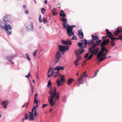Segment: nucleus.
Returning <instances> with one entry per match:
<instances>
[{"label":"nucleus","instance_id":"f257e3e1","mask_svg":"<svg viewBox=\"0 0 122 122\" xmlns=\"http://www.w3.org/2000/svg\"><path fill=\"white\" fill-rule=\"evenodd\" d=\"M56 88H55L53 90V95L49 99V102L52 106L55 105V102L57 100L59 99L60 97L59 94L56 93Z\"/></svg>","mask_w":122,"mask_h":122},{"label":"nucleus","instance_id":"f03ea898","mask_svg":"<svg viewBox=\"0 0 122 122\" xmlns=\"http://www.w3.org/2000/svg\"><path fill=\"white\" fill-rule=\"evenodd\" d=\"M3 22L2 21H0V26L2 28V29H5L9 35H10L11 33V31L12 29V27L10 25H9V23H4V26H3Z\"/></svg>","mask_w":122,"mask_h":122},{"label":"nucleus","instance_id":"7ed1b4c3","mask_svg":"<svg viewBox=\"0 0 122 122\" xmlns=\"http://www.w3.org/2000/svg\"><path fill=\"white\" fill-rule=\"evenodd\" d=\"M36 107L34 106L32 109L31 112H29L28 115H29V120L30 121H32L34 120L33 117V113L34 114V116L35 117H36L37 115V113L36 112Z\"/></svg>","mask_w":122,"mask_h":122},{"label":"nucleus","instance_id":"20e7f679","mask_svg":"<svg viewBox=\"0 0 122 122\" xmlns=\"http://www.w3.org/2000/svg\"><path fill=\"white\" fill-rule=\"evenodd\" d=\"M108 52V50H107L106 51L105 54H104L100 53H98L97 57L98 59H100L99 60L100 61H103L106 58V56Z\"/></svg>","mask_w":122,"mask_h":122},{"label":"nucleus","instance_id":"39448f33","mask_svg":"<svg viewBox=\"0 0 122 122\" xmlns=\"http://www.w3.org/2000/svg\"><path fill=\"white\" fill-rule=\"evenodd\" d=\"M73 26H69L66 29L67 34L69 36L73 35L74 34L73 31Z\"/></svg>","mask_w":122,"mask_h":122},{"label":"nucleus","instance_id":"423d86ee","mask_svg":"<svg viewBox=\"0 0 122 122\" xmlns=\"http://www.w3.org/2000/svg\"><path fill=\"white\" fill-rule=\"evenodd\" d=\"M102 40H98V41L96 42L95 43L93 44L91 47L89 49V53H90L92 51V50H93L97 46H99V44L100 43Z\"/></svg>","mask_w":122,"mask_h":122},{"label":"nucleus","instance_id":"0eeeda50","mask_svg":"<svg viewBox=\"0 0 122 122\" xmlns=\"http://www.w3.org/2000/svg\"><path fill=\"white\" fill-rule=\"evenodd\" d=\"M4 23H11V16L10 15H6L4 16L3 18Z\"/></svg>","mask_w":122,"mask_h":122},{"label":"nucleus","instance_id":"6e6552de","mask_svg":"<svg viewBox=\"0 0 122 122\" xmlns=\"http://www.w3.org/2000/svg\"><path fill=\"white\" fill-rule=\"evenodd\" d=\"M59 51H61L62 53L64 51H66L68 50L69 48V47L68 46H62L59 45L58 46Z\"/></svg>","mask_w":122,"mask_h":122},{"label":"nucleus","instance_id":"1a4fd4ad","mask_svg":"<svg viewBox=\"0 0 122 122\" xmlns=\"http://www.w3.org/2000/svg\"><path fill=\"white\" fill-rule=\"evenodd\" d=\"M61 53L59 51H58L57 52L55 56V63H57L59 60L60 58L61 57Z\"/></svg>","mask_w":122,"mask_h":122},{"label":"nucleus","instance_id":"9d476101","mask_svg":"<svg viewBox=\"0 0 122 122\" xmlns=\"http://www.w3.org/2000/svg\"><path fill=\"white\" fill-rule=\"evenodd\" d=\"M26 30L27 31H33V23L31 22L30 25H29L26 27Z\"/></svg>","mask_w":122,"mask_h":122},{"label":"nucleus","instance_id":"9b49d317","mask_svg":"<svg viewBox=\"0 0 122 122\" xmlns=\"http://www.w3.org/2000/svg\"><path fill=\"white\" fill-rule=\"evenodd\" d=\"M61 42L64 45H71V41L68 39L67 41L61 40Z\"/></svg>","mask_w":122,"mask_h":122},{"label":"nucleus","instance_id":"f8f14e48","mask_svg":"<svg viewBox=\"0 0 122 122\" xmlns=\"http://www.w3.org/2000/svg\"><path fill=\"white\" fill-rule=\"evenodd\" d=\"M84 51V50L83 49H78L75 51V54L76 55H80Z\"/></svg>","mask_w":122,"mask_h":122},{"label":"nucleus","instance_id":"ddd939ff","mask_svg":"<svg viewBox=\"0 0 122 122\" xmlns=\"http://www.w3.org/2000/svg\"><path fill=\"white\" fill-rule=\"evenodd\" d=\"M110 41L109 39H105L101 43V46H104L107 43H109Z\"/></svg>","mask_w":122,"mask_h":122},{"label":"nucleus","instance_id":"4468645a","mask_svg":"<svg viewBox=\"0 0 122 122\" xmlns=\"http://www.w3.org/2000/svg\"><path fill=\"white\" fill-rule=\"evenodd\" d=\"M78 36L81 39H82L83 36L84 35L81 30H78Z\"/></svg>","mask_w":122,"mask_h":122},{"label":"nucleus","instance_id":"2eb2a0df","mask_svg":"<svg viewBox=\"0 0 122 122\" xmlns=\"http://www.w3.org/2000/svg\"><path fill=\"white\" fill-rule=\"evenodd\" d=\"M15 56L12 54L8 55L7 57V60L10 62L15 57Z\"/></svg>","mask_w":122,"mask_h":122},{"label":"nucleus","instance_id":"dca6fc26","mask_svg":"<svg viewBox=\"0 0 122 122\" xmlns=\"http://www.w3.org/2000/svg\"><path fill=\"white\" fill-rule=\"evenodd\" d=\"M99 50V47H97L95 49L92 50V51L90 52H91V53L93 55H97Z\"/></svg>","mask_w":122,"mask_h":122},{"label":"nucleus","instance_id":"f3484780","mask_svg":"<svg viewBox=\"0 0 122 122\" xmlns=\"http://www.w3.org/2000/svg\"><path fill=\"white\" fill-rule=\"evenodd\" d=\"M53 69L52 67H50L48 72V77L49 78L52 76L53 73Z\"/></svg>","mask_w":122,"mask_h":122},{"label":"nucleus","instance_id":"a211bd4d","mask_svg":"<svg viewBox=\"0 0 122 122\" xmlns=\"http://www.w3.org/2000/svg\"><path fill=\"white\" fill-rule=\"evenodd\" d=\"M84 78L83 77L81 76L80 78L77 80V82H78L79 84H82L83 82L84 81Z\"/></svg>","mask_w":122,"mask_h":122},{"label":"nucleus","instance_id":"6ab92c4d","mask_svg":"<svg viewBox=\"0 0 122 122\" xmlns=\"http://www.w3.org/2000/svg\"><path fill=\"white\" fill-rule=\"evenodd\" d=\"M8 104V101L7 100L3 101L2 102L1 104L2 106L5 108H7V106Z\"/></svg>","mask_w":122,"mask_h":122},{"label":"nucleus","instance_id":"aec40b11","mask_svg":"<svg viewBox=\"0 0 122 122\" xmlns=\"http://www.w3.org/2000/svg\"><path fill=\"white\" fill-rule=\"evenodd\" d=\"M106 32V34L107 36L110 38L112 36L114 37V35H112V33L110 32L107 29H106L105 30Z\"/></svg>","mask_w":122,"mask_h":122},{"label":"nucleus","instance_id":"412c9836","mask_svg":"<svg viewBox=\"0 0 122 122\" xmlns=\"http://www.w3.org/2000/svg\"><path fill=\"white\" fill-rule=\"evenodd\" d=\"M120 27H118L117 29L114 32V34L115 36L119 34L121 32V30H120Z\"/></svg>","mask_w":122,"mask_h":122},{"label":"nucleus","instance_id":"4be33fe9","mask_svg":"<svg viewBox=\"0 0 122 122\" xmlns=\"http://www.w3.org/2000/svg\"><path fill=\"white\" fill-rule=\"evenodd\" d=\"M64 69V68L63 67L60 66H56L54 69V70H56L58 71L60 70H63Z\"/></svg>","mask_w":122,"mask_h":122},{"label":"nucleus","instance_id":"5701e85b","mask_svg":"<svg viewBox=\"0 0 122 122\" xmlns=\"http://www.w3.org/2000/svg\"><path fill=\"white\" fill-rule=\"evenodd\" d=\"M91 36L92 40L96 41L97 42L98 41V40L99 39L98 36H94L92 35Z\"/></svg>","mask_w":122,"mask_h":122},{"label":"nucleus","instance_id":"b1692460","mask_svg":"<svg viewBox=\"0 0 122 122\" xmlns=\"http://www.w3.org/2000/svg\"><path fill=\"white\" fill-rule=\"evenodd\" d=\"M60 17L62 16L63 17H64L66 16V15L64 13V12L62 10L60 13Z\"/></svg>","mask_w":122,"mask_h":122},{"label":"nucleus","instance_id":"393cba45","mask_svg":"<svg viewBox=\"0 0 122 122\" xmlns=\"http://www.w3.org/2000/svg\"><path fill=\"white\" fill-rule=\"evenodd\" d=\"M64 76V75H61V78L60 79V81L61 82V83L62 84H63L65 81V79L63 78Z\"/></svg>","mask_w":122,"mask_h":122},{"label":"nucleus","instance_id":"a878e982","mask_svg":"<svg viewBox=\"0 0 122 122\" xmlns=\"http://www.w3.org/2000/svg\"><path fill=\"white\" fill-rule=\"evenodd\" d=\"M73 81V79L72 78H70L68 79L67 81V84L68 85H70L72 83Z\"/></svg>","mask_w":122,"mask_h":122},{"label":"nucleus","instance_id":"bb28decb","mask_svg":"<svg viewBox=\"0 0 122 122\" xmlns=\"http://www.w3.org/2000/svg\"><path fill=\"white\" fill-rule=\"evenodd\" d=\"M50 89L49 90V93L51 95H53L54 94L53 90L55 89H53L52 87H51Z\"/></svg>","mask_w":122,"mask_h":122},{"label":"nucleus","instance_id":"cd10ccee","mask_svg":"<svg viewBox=\"0 0 122 122\" xmlns=\"http://www.w3.org/2000/svg\"><path fill=\"white\" fill-rule=\"evenodd\" d=\"M63 25L64 27L66 29L69 26H70L67 23H63Z\"/></svg>","mask_w":122,"mask_h":122},{"label":"nucleus","instance_id":"c85d7f7f","mask_svg":"<svg viewBox=\"0 0 122 122\" xmlns=\"http://www.w3.org/2000/svg\"><path fill=\"white\" fill-rule=\"evenodd\" d=\"M56 82L57 83V86L58 87L60 86L61 85H62L61 84L60 81L58 79H57Z\"/></svg>","mask_w":122,"mask_h":122},{"label":"nucleus","instance_id":"c756f323","mask_svg":"<svg viewBox=\"0 0 122 122\" xmlns=\"http://www.w3.org/2000/svg\"><path fill=\"white\" fill-rule=\"evenodd\" d=\"M94 42L93 40H89L88 41V45H89L92 44Z\"/></svg>","mask_w":122,"mask_h":122},{"label":"nucleus","instance_id":"7c9ffc66","mask_svg":"<svg viewBox=\"0 0 122 122\" xmlns=\"http://www.w3.org/2000/svg\"><path fill=\"white\" fill-rule=\"evenodd\" d=\"M101 46L102 47L101 50L103 52L105 51H106L107 50H108L105 47L103 46Z\"/></svg>","mask_w":122,"mask_h":122},{"label":"nucleus","instance_id":"2f4dec72","mask_svg":"<svg viewBox=\"0 0 122 122\" xmlns=\"http://www.w3.org/2000/svg\"><path fill=\"white\" fill-rule=\"evenodd\" d=\"M79 55H76V57H77V58L76 60H77V61H79L81 59V57L79 56Z\"/></svg>","mask_w":122,"mask_h":122},{"label":"nucleus","instance_id":"473e14b6","mask_svg":"<svg viewBox=\"0 0 122 122\" xmlns=\"http://www.w3.org/2000/svg\"><path fill=\"white\" fill-rule=\"evenodd\" d=\"M110 43L111 46H114L115 45V44L114 43V41L112 40V41H111Z\"/></svg>","mask_w":122,"mask_h":122},{"label":"nucleus","instance_id":"72a5a7b5","mask_svg":"<svg viewBox=\"0 0 122 122\" xmlns=\"http://www.w3.org/2000/svg\"><path fill=\"white\" fill-rule=\"evenodd\" d=\"M51 81L50 80L49 81L48 84L47 85V86H48V88H51Z\"/></svg>","mask_w":122,"mask_h":122},{"label":"nucleus","instance_id":"f704fd0d","mask_svg":"<svg viewBox=\"0 0 122 122\" xmlns=\"http://www.w3.org/2000/svg\"><path fill=\"white\" fill-rule=\"evenodd\" d=\"M43 22L45 24L46 23H47V20L46 18L44 17L43 18Z\"/></svg>","mask_w":122,"mask_h":122},{"label":"nucleus","instance_id":"c9c22d12","mask_svg":"<svg viewBox=\"0 0 122 122\" xmlns=\"http://www.w3.org/2000/svg\"><path fill=\"white\" fill-rule=\"evenodd\" d=\"M61 19L62 20L64 23H66L67 21L68 20L67 19L65 18H61Z\"/></svg>","mask_w":122,"mask_h":122},{"label":"nucleus","instance_id":"e433bc0d","mask_svg":"<svg viewBox=\"0 0 122 122\" xmlns=\"http://www.w3.org/2000/svg\"><path fill=\"white\" fill-rule=\"evenodd\" d=\"M59 72L57 71L54 74V77L55 78H56V76H58V75Z\"/></svg>","mask_w":122,"mask_h":122},{"label":"nucleus","instance_id":"4c0bfd02","mask_svg":"<svg viewBox=\"0 0 122 122\" xmlns=\"http://www.w3.org/2000/svg\"><path fill=\"white\" fill-rule=\"evenodd\" d=\"M93 55L92 53H91V54L90 56L88 57L87 60H90L92 57V56Z\"/></svg>","mask_w":122,"mask_h":122},{"label":"nucleus","instance_id":"58836bf2","mask_svg":"<svg viewBox=\"0 0 122 122\" xmlns=\"http://www.w3.org/2000/svg\"><path fill=\"white\" fill-rule=\"evenodd\" d=\"M84 46L83 47V48L85 47H86V45H88V41L87 40H85L84 41Z\"/></svg>","mask_w":122,"mask_h":122},{"label":"nucleus","instance_id":"ea45409f","mask_svg":"<svg viewBox=\"0 0 122 122\" xmlns=\"http://www.w3.org/2000/svg\"><path fill=\"white\" fill-rule=\"evenodd\" d=\"M26 57L30 61V58L29 55L27 53H26L25 54Z\"/></svg>","mask_w":122,"mask_h":122},{"label":"nucleus","instance_id":"a19ab883","mask_svg":"<svg viewBox=\"0 0 122 122\" xmlns=\"http://www.w3.org/2000/svg\"><path fill=\"white\" fill-rule=\"evenodd\" d=\"M39 20L40 23H41L42 22V19L41 18V15L40 14L39 17Z\"/></svg>","mask_w":122,"mask_h":122},{"label":"nucleus","instance_id":"79ce46f5","mask_svg":"<svg viewBox=\"0 0 122 122\" xmlns=\"http://www.w3.org/2000/svg\"><path fill=\"white\" fill-rule=\"evenodd\" d=\"M38 51L37 50H36L35 51L34 53H33V54L34 56L35 57L36 56V54Z\"/></svg>","mask_w":122,"mask_h":122},{"label":"nucleus","instance_id":"37998d69","mask_svg":"<svg viewBox=\"0 0 122 122\" xmlns=\"http://www.w3.org/2000/svg\"><path fill=\"white\" fill-rule=\"evenodd\" d=\"M77 45L79 47H81L82 46L83 44L82 42L78 43H77Z\"/></svg>","mask_w":122,"mask_h":122},{"label":"nucleus","instance_id":"c03bdc74","mask_svg":"<svg viewBox=\"0 0 122 122\" xmlns=\"http://www.w3.org/2000/svg\"><path fill=\"white\" fill-rule=\"evenodd\" d=\"M78 61L76 60L74 63V65L75 66H77L78 65Z\"/></svg>","mask_w":122,"mask_h":122},{"label":"nucleus","instance_id":"a18cd8bd","mask_svg":"<svg viewBox=\"0 0 122 122\" xmlns=\"http://www.w3.org/2000/svg\"><path fill=\"white\" fill-rule=\"evenodd\" d=\"M46 11L45 9L44 8H42L41 9V12L42 14L45 13Z\"/></svg>","mask_w":122,"mask_h":122},{"label":"nucleus","instance_id":"49530a36","mask_svg":"<svg viewBox=\"0 0 122 122\" xmlns=\"http://www.w3.org/2000/svg\"><path fill=\"white\" fill-rule=\"evenodd\" d=\"M62 101L63 102H66V96H64L63 97V98L62 100Z\"/></svg>","mask_w":122,"mask_h":122},{"label":"nucleus","instance_id":"de8ad7c7","mask_svg":"<svg viewBox=\"0 0 122 122\" xmlns=\"http://www.w3.org/2000/svg\"><path fill=\"white\" fill-rule=\"evenodd\" d=\"M86 72H84L83 73V74H82V75L81 76H83V77H84V76H85V77H87V75L85 74Z\"/></svg>","mask_w":122,"mask_h":122},{"label":"nucleus","instance_id":"09e8293b","mask_svg":"<svg viewBox=\"0 0 122 122\" xmlns=\"http://www.w3.org/2000/svg\"><path fill=\"white\" fill-rule=\"evenodd\" d=\"M71 39L72 40H77V37L76 36L73 35L72 37L71 38Z\"/></svg>","mask_w":122,"mask_h":122},{"label":"nucleus","instance_id":"8fccbe9b","mask_svg":"<svg viewBox=\"0 0 122 122\" xmlns=\"http://www.w3.org/2000/svg\"><path fill=\"white\" fill-rule=\"evenodd\" d=\"M98 70H97L96 71L94 74V76L93 77V78H94L95 76H96L97 75V73L98 72Z\"/></svg>","mask_w":122,"mask_h":122},{"label":"nucleus","instance_id":"3c124183","mask_svg":"<svg viewBox=\"0 0 122 122\" xmlns=\"http://www.w3.org/2000/svg\"><path fill=\"white\" fill-rule=\"evenodd\" d=\"M38 93L36 94L35 95L34 99H37L38 98Z\"/></svg>","mask_w":122,"mask_h":122},{"label":"nucleus","instance_id":"603ef678","mask_svg":"<svg viewBox=\"0 0 122 122\" xmlns=\"http://www.w3.org/2000/svg\"><path fill=\"white\" fill-rule=\"evenodd\" d=\"M30 86H31V89H32V93H33V91H34V86H32L31 85V84H30Z\"/></svg>","mask_w":122,"mask_h":122},{"label":"nucleus","instance_id":"864d4df0","mask_svg":"<svg viewBox=\"0 0 122 122\" xmlns=\"http://www.w3.org/2000/svg\"><path fill=\"white\" fill-rule=\"evenodd\" d=\"M28 116L27 113L25 114V117H24L25 119V120H26L28 118Z\"/></svg>","mask_w":122,"mask_h":122},{"label":"nucleus","instance_id":"5fc2aeb1","mask_svg":"<svg viewBox=\"0 0 122 122\" xmlns=\"http://www.w3.org/2000/svg\"><path fill=\"white\" fill-rule=\"evenodd\" d=\"M48 104H43L42 105V108H44L45 107H46V106L48 105Z\"/></svg>","mask_w":122,"mask_h":122},{"label":"nucleus","instance_id":"6e6d98bb","mask_svg":"<svg viewBox=\"0 0 122 122\" xmlns=\"http://www.w3.org/2000/svg\"><path fill=\"white\" fill-rule=\"evenodd\" d=\"M89 55V53H88L86 54L84 56V58L86 59L87 57Z\"/></svg>","mask_w":122,"mask_h":122},{"label":"nucleus","instance_id":"4d7b16f0","mask_svg":"<svg viewBox=\"0 0 122 122\" xmlns=\"http://www.w3.org/2000/svg\"><path fill=\"white\" fill-rule=\"evenodd\" d=\"M30 73L29 72L28 74L27 75L25 76V77L28 78H30Z\"/></svg>","mask_w":122,"mask_h":122},{"label":"nucleus","instance_id":"13d9d810","mask_svg":"<svg viewBox=\"0 0 122 122\" xmlns=\"http://www.w3.org/2000/svg\"><path fill=\"white\" fill-rule=\"evenodd\" d=\"M52 13L54 15H56L58 14V13L56 12H54L53 11H52Z\"/></svg>","mask_w":122,"mask_h":122},{"label":"nucleus","instance_id":"bf43d9fd","mask_svg":"<svg viewBox=\"0 0 122 122\" xmlns=\"http://www.w3.org/2000/svg\"><path fill=\"white\" fill-rule=\"evenodd\" d=\"M34 102L36 104H37L38 102L37 99H34Z\"/></svg>","mask_w":122,"mask_h":122},{"label":"nucleus","instance_id":"052dcab7","mask_svg":"<svg viewBox=\"0 0 122 122\" xmlns=\"http://www.w3.org/2000/svg\"><path fill=\"white\" fill-rule=\"evenodd\" d=\"M25 13L26 14H28V11L27 10H25Z\"/></svg>","mask_w":122,"mask_h":122},{"label":"nucleus","instance_id":"680f3d73","mask_svg":"<svg viewBox=\"0 0 122 122\" xmlns=\"http://www.w3.org/2000/svg\"><path fill=\"white\" fill-rule=\"evenodd\" d=\"M23 7L24 10H26V7L25 5H23Z\"/></svg>","mask_w":122,"mask_h":122},{"label":"nucleus","instance_id":"e2e57ef3","mask_svg":"<svg viewBox=\"0 0 122 122\" xmlns=\"http://www.w3.org/2000/svg\"><path fill=\"white\" fill-rule=\"evenodd\" d=\"M98 53H100L101 54H104V53L102 51H101V50Z\"/></svg>","mask_w":122,"mask_h":122},{"label":"nucleus","instance_id":"0e129e2a","mask_svg":"<svg viewBox=\"0 0 122 122\" xmlns=\"http://www.w3.org/2000/svg\"><path fill=\"white\" fill-rule=\"evenodd\" d=\"M87 60H85L83 61V64H85L86 62V61Z\"/></svg>","mask_w":122,"mask_h":122},{"label":"nucleus","instance_id":"69168bd1","mask_svg":"<svg viewBox=\"0 0 122 122\" xmlns=\"http://www.w3.org/2000/svg\"><path fill=\"white\" fill-rule=\"evenodd\" d=\"M25 120V117H23L22 120V122H24V121Z\"/></svg>","mask_w":122,"mask_h":122},{"label":"nucleus","instance_id":"338daca9","mask_svg":"<svg viewBox=\"0 0 122 122\" xmlns=\"http://www.w3.org/2000/svg\"><path fill=\"white\" fill-rule=\"evenodd\" d=\"M47 0H46L45 1H44L45 4H47Z\"/></svg>","mask_w":122,"mask_h":122},{"label":"nucleus","instance_id":"774afa93","mask_svg":"<svg viewBox=\"0 0 122 122\" xmlns=\"http://www.w3.org/2000/svg\"><path fill=\"white\" fill-rule=\"evenodd\" d=\"M108 37V36H105V37H104V36H103L102 37V38H107V37Z\"/></svg>","mask_w":122,"mask_h":122}]
</instances>
